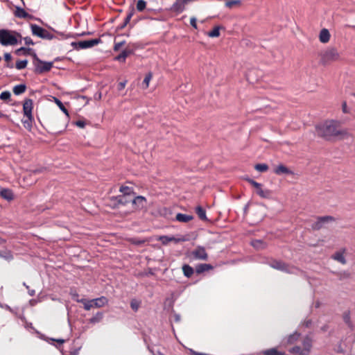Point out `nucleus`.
Masks as SVG:
<instances>
[{"instance_id": "1", "label": "nucleus", "mask_w": 355, "mask_h": 355, "mask_svg": "<svg viewBox=\"0 0 355 355\" xmlns=\"http://www.w3.org/2000/svg\"><path fill=\"white\" fill-rule=\"evenodd\" d=\"M316 134L328 141H335L347 138L348 132L340 128V123L333 119H328L318 123L315 125Z\"/></svg>"}, {"instance_id": "2", "label": "nucleus", "mask_w": 355, "mask_h": 355, "mask_svg": "<svg viewBox=\"0 0 355 355\" xmlns=\"http://www.w3.org/2000/svg\"><path fill=\"white\" fill-rule=\"evenodd\" d=\"M53 101L60 107V109L64 112L66 118L62 122L56 119L52 121H46V126L48 129H60L61 130H64L67 127V124L69 120V114L60 100L54 97Z\"/></svg>"}, {"instance_id": "3", "label": "nucleus", "mask_w": 355, "mask_h": 355, "mask_svg": "<svg viewBox=\"0 0 355 355\" xmlns=\"http://www.w3.org/2000/svg\"><path fill=\"white\" fill-rule=\"evenodd\" d=\"M21 35L15 31L6 29L0 30V43L3 46H14L21 40Z\"/></svg>"}, {"instance_id": "4", "label": "nucleus", "mask_w": 355, "mask_h": 355, "mask_svg": "<svg viewBox=\"0 0 355 355\" xmlns=\"http://www.w3.org/2000/svg\"><path fill=\"white\" fill-rule=\"evenodd\" d=\"M320 59L323 63H329L338 62L341 60L340 54L336 47L331 46L327 48L320 53Z\"/></svg>"}, {"instance_id": "5", "label": "nucleus", "mask_w": 355, "mask_h": 355, "mask_svg": "<svg viewBox=\"0 0 355 355\" xmlns=\"http://www.w3.org/2000/svg\"><path fill=\"white\" fill-rule=\"evenodd\" d=\"M80 302L83 304L84 308L86 310H90L93 308H100L105 306L107 303V300L101 297L92 300H81Z\"/></svg>"}, {"instance_id": "6", "label": "nucleus", "mask_w": 355, "mask_h": 355, "mask_svg": "<svg viewBox=\"0 0 355 355\" xmlns=\"http://www.w3.org/2000/svg\"><path fill=\"white\" fill-rule=\"evenodd\" d=\"M274 173L277 175H285L295 178L297 173L290 167L283 164H279L273 169Z\"/></svg>"}, {"instance_id": "7", "label": "nucleus", "mask_w": 355, "mask_h": 355, "mask_svg": "<svg viewBox=\"0 0 355 355\" xmlns=\"http://www.w3.org/2000/svg\"><path fill=\"white\" fill-rule=\"evenodd\" d=\"M35 62L34 65L35 67V71L38 73H42L50 71L53 67V62H44L34 55Z\"/></svg>"}, {"instance_id": "8", "label": "nucleus", "mask_w": 355, "mask_h": 355, "mask_svg": "<svg viewBox=\"0 0 355 355\" xmlns=\"http://www.w3.org/2000/svg\"><path fill=\"white\" fill-rule=\"evenodd\" d=\"M31 31L33 35H37L43 39H51L52 35L44 28L37 26L31 25Z\"/></svg>"}, {"instance_id": "9", "label": "nucleus", "mask_w": 355, "mask_h": 355, "mask_svg": "<svg viewBox=\"0 0 355 355\" xmlns=\"http://www.w3.org/2000/svg\"><path fill=\"white\" fill-rule=\"evenodd\" d=\"M147 200L142 196H138L132 200V206L136 210H141L146 208Z\"/></svg>"}, {"instance_id": "10", "label": "nucleus", "mask_w": 355, "mask_h": 355, "mask_svg": "<svg viewBox=\"0 0 355 355\" xmlns=\"http://www.w3.org/2000/svg\"><path fill=\"white\" fill-rule=\"evenodd\" d=\"M33 108V103L31 99H26L23 104V112L25 116L28 119L33 118L32 111Z\"/></svg>"}, {"instance_id": "11", "label": "nucleus", "mask_w": 355, "mask_h": 355, "mask_svg": "<svg viewBox=\"0 0 355 355\" xmlns=\"http://www.w3.org/2000/svg\"><path fill=\"white\" fill-rule=\"evenodd\" d=\"M100 40L98 39L80 41L76 44V46L78 49H87L98 44Z\"/></svg>"}, {"instance_id": "12", "label": "nucleus", "mask_w": 355, "mask_h": 355, "mask_svg": "<svg viewBox=\"0 0 355 355\" xmlns=\"http://www.w3.org/2000/svg\"><path fill=\"white\" fill-rule=\"evenodd\" d=\"M319 41L322 44H327L330 41L331 33L327 28H322L320 30L318 35Z\"/></svg>"}, {"instance_id": "13", "label": "nucleus", "mask_w": 355, "mask_h": 355, "mask_svg": "<svg viewBox=\"0 0 355 355\" xmlns=\"http://www.w3.org/2000/svg\"><path fill=\"white\" fill-rule=\"evenodd\" d=\"M193 254L196 259L206 260L207 259V254L205 248L199 247L193 252Z\"/></svg>"}, {"instance_id": "14", "label": "nucleus", "mask_w": 355, "mask_h": 355, "mask_svg": "<svg viewBox=\"0 0 355 355\" xmlns=\"http://www.w3.org/2000/svg\"><path fill=\"white\" fill-rule=\"evenodd\" d=\"M257 193L263 198H268L270 195V192L268 190L263 189L262 185H260L255 189Z\"/></svg>"}, {"instance_id": "15", "label": "nucleus", "mask_w": 355, "mask_h": 355, "mask_svg": "<svg viewBox=\"0 0 355 355\" xmlns=\"http://www.w3.org/2000/svg\"><path fill=\"white\" fill-rule=\"evenodd\" d=\"M152 78H153V73L151 72H148L145 75L144 80L142 81V83H141V87L144 89H146L149 87L150 83L152 80Z\"/></svg>"}, {"instance_id": "16", "label": "nucleus", "mask_w": 355, "mask_h": 355, "mask_svg": "<svg viewBox=\"0 0 355 355\" xmlns=\"http://www.w3.org/2000/svg\"><path fill=\"white\" fill-rule=\"evenodd\" d=\"M119 191L124 196H131L134 193L133 187L127 185H122L120 187Z\"/></svg>"}, {"instance_id": "17", "label": "nucleus", "mask_w": 355, "mask_h": 355, "mask_svg": "<svg viewBox=\"0 0 355 355\" xmlns=\"http://www.w3.org/2000/svg\"><path fill=\"white\" fill-rule=\"evenodd\" d=\"M0 195L2 198L8 200H11L14 198L12 191L9 189H2L0 191Z\"/></svg>"}, {"instance_id": "18", "label": "nucleus", "mask_w": 355, "mask_h": 355, "mask_svg": "<svg viewBox=\"0 0 355 355\" xmlns=\"http://www.w3.org/2000/svg\"><path fill=\"white\" fill-rule=\"evenodd\" d=\"M158 240L160 241L163 245H167L169 242H178L180 239H177L173 236H162L158 238Z\"/></svg>"}, {"instance_id": "19", "label": "nucleus", "mask_w": 355, "mask_h": 355, "mask_svg": "<svg viewBox=\"0 0 355 355\" xmlns=\"http://www.w3.org/2000/svg\"><path fill=\"white\" fill-rule=\"evenodd\" d=\"M193 218V217L191 215H187L183 214H178L176 215V220L182 223H187L191 220Z\"/></svg>"}, {"instance_id": "20", "label": "nucleus", "mask_w": 355, "mask_h": 355, "mask_svg": "<svg viewBox=\"0 0 355 355\" xmlns=\"http://www.w3.org/2000/svg\"><path fill=\"white\" fill-rule=\"evenodd\" d=\"M222 28L221 26H216L213 28L212 30L209 31L207 35L209 37H218L220 36V31Z\"/></svg>"}, {"instance_id": "21", "label": "nucleus", "mask_w": 355, "mask_h": 355, "mask_svg": "<svg viewBox=\"0 0 355 355\" xmlns=\"http://www.w3.org/2000/svg\"><path fill=\"white\" fill-rule=\"evenodd\" d=\"M212 269V266L209 264L202 263L196 266V272L197 273H202L205 271H207Z\"/></svg>"}, {"instance_id": "22", "label": "nucleus", "mask_w": 355, "mask_h": 355, "mask_svg": "<svg viewBox=\"0 0 355 355\" xmlns=\"http://www.w3.org/2000/svg\"><path fill=\"white\" fill-rule=\"evenodd\" d=\"M333 258L334 260L337 261L338 262L345 264L346 263V259L344 256V254L341 252H338L335 253L333 256Z\"/></svg>"}, {"instance_id": "23", "label": "nucleus", "mask_w": 355, "mask_h": 355, "mask_svg": "<svg viewBox=\"0 0 355 355\" xmlns=\"http://www.w3.org/2000/svg\"><path fill=\"white\" fill-rule=\"evenodd\" d=\"M196 213L198 216V217L202 220H207V218L206 216V211L204 209H202L201 207H196Z\"/></svg>"}, {"instance_id": "24", "label": "nucleus", "mask_w": 355, "mask_h": 355, "mask_svg": "<svg viewBox=\"0 0 355 355\" xmlns=\"http://www.w3.org/2000/svg\"><path fill=\"white\" fill-rule=\"evenodd\" d=\"M182 271L184 275L187 277H191L193 273V269L189 265H184L182 266Z\"/></svg>"}, {"instance_id": "25", "label": "nucleus", "mask_w": 355, "mask_h": 355, "mask_svg": "<svg viewBox=\"0 0 355 355\" xmlns=\"http://www.w3.org/2000/svg\"><path fill=\"white\" fill-rule=\"evenodd\" d=\"M26 90V86L24 85H18L14 87L13 88V92L16 95H19L20 94H22Z\"/></svg>"}, {"instance_id": "26", "label": "nucleus", "mask_w": 355, "mask_h": 355, "mask_svg": "<svg viewBox=\"0 0 355 355\" xmlns=\"http://www.w3.org/2000/svg\"><path fill=\"white\" fill-rule=\"evenodd\" d=\"M254 168L259 172H266L269 167L266 164H257L254 166Z\"/></svg>"}, {"instance_id": "27", "label": "nucleus", "mask_w": 355, "mask_h": 355, "mask_svg": "<svg viewBox=\"0 0 355 355\" xmlns=\"http://www.w3.org/2000/svg\"><path fill=\"white\" fill-rule=\"evenodd\" d=\"M15 15L18 17L24 18L28 16V14L24 9L16 7Z\"/></svg>"}, {"instance_id": "28", "label": "nucleus", "mask_w": 355, "mask_h": 355, "mask_svg": "<svg viewBox=\"0 0 355 355\" xmlns=\"http://www.w3.org/2000/svg\"><path fill=\"white\" fill-rule=\"evenodd\" d=\"M128 55V52L127 51H123L121 53L115 58V60L121 62H124Z\"/></svg>"}, {"instance_id": "29", "label": "nucleus", "mask_w": 355, "mask_h": 355, "mask_svg": "<svg viewBox=\"0 0 355 355\" xmlns=\"http://www.w3.org/2000/svg\"><path fill=\"white\" fill-rule=\"evenodd\" d=\"M33 117L31 119H28L27 118L26 120H24L23 121V124H24V126L26 129H27L28 131H31V129H32V123H33Z\"/></svg>"}, {"instance_id": "30", "label": "nucleus", "mask_w": 355, "mask_h": 355, "mask_svg": "<svg viewBox=\"0 0 355 355\" xmlns=\"http://www.w3.org/2000/svg\"><path fill=\"white\" fill-rule=\"evenodd\" d=\"M28 64V61L26 60H18L16 62V68L18 69H24Z\"/></svg>"}, {"instance_id": "31", "label": "nucleus", "mask_w": 355, "mask_h": 355, "mask_svg": "<svg viewBox=\"0 0 355 355\" xmlns=\"http://www.w3.org/2000/svg\"><path fill=\"white\" fill-rule=\"evenodd\" d=\"M146 7V2L144 0H139L137 4V8L138 10H143Z\"/></svg>"}, {"instance_id": "32", "label": "nucleus", "mask_w": 355, "mask_h": 355, "mask_svg": "<svg viewBox=\"0 0 355 355\" xmlns=\"http://www.w3.org/2000/svg\"><path fill=\"white\" fill-rule=\"evenodd\" d=\"M102 318H103V313H98L95 316H94L92 318H91L90 321H91V322H99Z\"/></svg>"}, {"instance_id": "33", "label": "nucleus", "mask_w": 355, "mask_h": 355, "mask_svg": "<svg viewBox=\"0 0 355 355\" xmlns=\"http://www.w3.org/2000/svg\"><path fill=\"white\" fill-rule=\"evenodd\" d=\"M265 355H283L282 353L278 352L276 349H272L264 352Z\"/></svg>"}, {"instance_id": "34", "label": "nucleus", "mask_w": 355, "mask_h": 355, "mask_svg": "<svg viewBox=\"0 0 355 355\" xmlns=\"http://www.w3.org/2000/svg\"><path fill=\"white\" fill-rule=\"evenodd\" d=\"M310 349H311V345L309 343H307L305 345L304 349L302 350V352H300V355H307L310 351Z\"/></svg>"}, {"instance_id": "35", "label": "nucleus", "mask_w": 355, "mask_h": 355, "mask_svg": "<svg viewBox=\"0 0 355 355\" xmlns=\"http://www.w3.org/2000/svg\"><path fill=\"white\" fill-rule=\"evenodd\" d=\"M10 97V93L9 92H3L0 95V98L2 100H7Z\"/></svg>"}, {"instance_id": "36", "label": "nucleus", "mask_w": 355, "mask_h": 355, "mask_svg": "<svg viewBox=\"0 0 355 355\" xmlns=\"http://www.w3.org/2000/svg\"><path fill=\"white\" fill-rule=\"evenodd\" d=\"M245 180L254 188V189H257L259 185H260V183H258L255 181H254L252 179H250V178H245Z\"/></svg>"}, {"instance_id": "37", "label": "nucleus", "mask_w": 355, "mask_h": 355, "mask_svg": "<svg viewBox=\"0 0 355 355\" xmlns=\"http://www.w3.org/2000/svg\"><path fill=\"white\" fill-rule=\"evenodd\" d=\"M28 51V49H26V48L21 47V48L16 50L15 53L17 55H21V53L27 54Z\"/></svg>"}, {"instance_id": "38", "label": "nucleus", "mask_w": 355, "mask_h": 355, "mask_svg": "<svg viewBox=\"0 0 355 355\" xmlns=\"http://www.w3.org/2000/svg\"><path fill=\"white\" fill-rule=\"evenodd\" d=\"M75 124L80 128H84L85 127L86 123L84 121H77Z\"/></svg>"}, {"instance_id": "39", "label": "nucleus", "mask_w": 355, "mask_h": 355, "mask_svg": "<svg viewBox=\"0 0 355 355\" xmlns=\"http://www.w3.org/2000/svg\"><path fill=\"white\" fill-rule=\"evenodd\" d=\"M126 83L127 81L126 80H124V81H122V82H120L118 85V87H119V90H122L125 88V85H126Z\"/></svg>"}, {"instance_id": "40", "label": "nucleus", "mask_w": 355, "mask_h": 355, "mask_svg": "<svg viewBox=\"0 0 355 355\" xmlns=\"http://www.w3.org/2000/svg\"><path fill=\"white\" fill-rule=\"evenodd\" d=\"M190 23H191V25L194 28H197L196 19L195 17L191 18Z\"/></svg>"}, {"instance_id": "41", "label": "nucleus", "mask_w": 355, "mask_h": 355, "mask_svg": "<svg viewBox=\"0 0 355 355\" xmlns=\"http://www.w3.org/2000/svg\"><path fill=\"white\" fill-rule=\"evenodd\" d=\"M124 43L123 42L116 43L114 46V50L119 51L123 46Z\"/></svg>"}, {"instance_id": "42", "label": "nucleus", "mask_w": 355, "mask_h": 355, "mask_svg": "<svg viewBox=\"0 0 355 355\" xmlns=\"http://www.w3.org/2000/svg\"><path fill=\"white\" fill-rule=\"evenodd\" d=\"M4 58L6 61L9 62L11 60V55L10 53H5Z\"/></svg>"}, {"instance_id": "43", "label": "nucleus", "mask_w": 355, "mask_h": 355, "mask_svg": "<svg viewBox=\"0 0 355 355\" xmlns=\"http://www.w3.org/2000/svg\"><path fill=\"white\" fill-rule=\"evenodd\" d=\"M138 306H139V304L137 303V302H132L131 303V307L135 309V310H137L138 309Z\"/></svg>"}, {"instance_id": "44", "label": "nucleus", "mask_w": 355, "mask_h": 355, "mask_svg": "<svg viewBox=\"0 0 355 355\" xmlns=\"http://www.w3.org/2000/svg\"><path fill=\"white\" fill-rule=\"evenodd\" d=\"M343 112H345V113H347V104H346V103H344L343 104Z\"/></svg>"}, {"instance_id": "45", "label": "nucleus", "mask_w": 355, "mask_h": 355, "mask_svg": "<svg viewBox=\"0 0 355 355\" xmlns=\"http://www.w3.org/2000/svg\"><path fill=\"white\" fill-rule=\"evenodd\" d=\"M25 42H26V44H33L32 40L30 38H28V37L25 38Z\"/></svg>"}, {"instance_id": "46", "label": "nucleus", "mask_w": 355, "mask_h": 355, "mask_svg": "<svg viewBox=\"0 0 355 355\" xmlns=\"http://www.w3.org/2000/svg\"><path fill=\"white\" fill-rule=\"evenodd\" d=\"M118 198H119V202L120 203H123V202H124V201H125V200H123V196H119L118 197Z\"/></svg>"}, {"instance_id": "47", "label": "nucleus", "mask_w": 355, "mask_h": 355, "mask_svg": "<svg viewBox=\"0 0 355 355\" xmlns=\"http://www.w3.org/2000/svg\"><path fill=\"white\" fill-rule=\"evenodd\" d=\"M191 353H192L193 355H202V354H198V353H196V352H193V351H192V350H191Z\"/></svg>"}, {"instance_id": "48", "label": "nucleus", "mask_w": 355, "mask_h": 355, "mask_svg": "<svg viewBox=\"0 0 355 355\" xmlns=\"http://www.w3.org/2000/svg\"><path fill=\"white\" fill-rule=\"evenodd\" d=\"M232 4H233V3H232V2H229V3H227V4H226V5H227V6H228V7H231Z\"/></svg>"}, {"instance_id": "49", "label": "nucleus", "mask_w": 355, "mask_h": 355, "mask_svg": "<svg viewBox=\"0 0 355 355\" xmlns=\"http://www.w3.org/2000/svg\"><path fill=\"white\" fill-rule=\"evenodd\" d=\"M6 257L7 259H10V258H11V255L10 254V253H7V256H6Z\"/></svg>"}, {"instance_id": "50", "label": "nucleus", "mask_w": 355, "mask_h": 355, "mask_svg": "<svg viewBox=\"0 0 355 355\" xmlns=\"http://www.w3.org/2000/svg\"><path fill=\"white\" fill-rule=\"evenodd\" d=\"M348 319H349V318H348V315H347V314H346V315H345V320L346 321H348Z\"/></svg>"}, {"instance_id": "51", "label": "nucleus", "mask_w": 355, "mask_h": 355, "mask_svg": "<svg viewBox=\"0 0 355 355\" xmlns=\"http://www.w3.org/2000/svg\"><path fill=\"white\" fill-rule=\"evenodd\" d=\"M144 243V241H137V243H136L139 245V244H141V243Z\"/></svg>"}, {"instance_id": "52", "label": "nucleus", "mask_w": 355, "mask_h": 355, "mask_svg": "<svg viewBox=\"0 0 355 355\" xmlns=\"http://www.w3.org/2000/svg\"><path fill=\"white\" fill-rule=\"evenodd\" d=\"M58 342H59L60 343H64V340H58Z\"/></svg>"}, {"instance_id": "53", "label": "nucleus", "mask_w": 355, "mask_h": 355, "mask_svg": "<svg viewBox=\"0 0 355 355\" xmlns=\"http://www.w3.org/2000/svg\"><path fill=\"white\" fill-rule=\"evenodd\" d=\"M255 243L261 244L260 241H256Z\"/></svg>"}, {"instance_id": "54", "label": "nucleus", "mask_w": 355, "mask_h": 355, "mask_svg": "<svg viewBox=\"0 0 355 355\" xmlns=\"http://www.w3.org/2000/svg\"><path fill=\"white\" fill-rule=\"evenodd\" d=\"M295 350L298 352L300 351V348H297Z\"/></svg>"}, {"instance_id": "55", "label": "nucleus", "mask_w": 355, "mask_h": 355, "mask_svg": "<svg viewBox=\"0 0 355 355\" xmlns=\"http://www.w3.org/2000/svg\"><path fill=\"white\" fill-rule=\"evenodd\" d=\"M3 115L0 112V117L3 116Z\"/></svg>"}, {"instance_id": "56", "label": "nucleus", "mask_w": 355, "mask_h": 355, "mask_svg": "<svg viewBox=\"0 0 355 355\" xmlns=\"http://www.w3.org/2000/svg\"><path fill=\"white\" fill-rule=\"evenodd\" d=\"M1 242H2V240H1V239H0V243H1Z\"/></svg>"}]
</instances>
